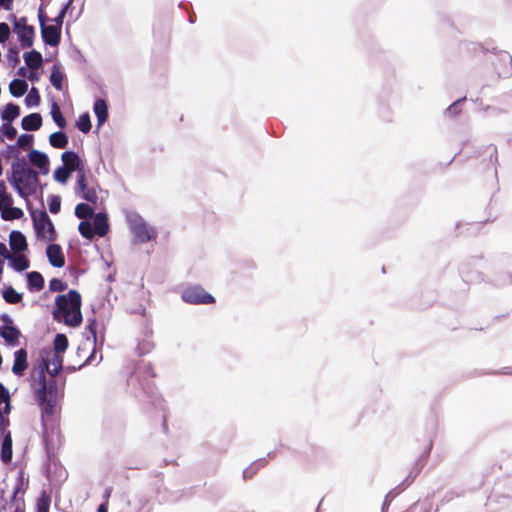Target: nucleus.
Here are the masks:
<instances>
[{
	"instance_id": "f257e3e1",
	"label": "nucleus",
	"mask_w": 512,
	"mask_h": 512,
	"mask_svg": "<svg viewBox=\"0 0 512 512\" xmlns=\"http://www.w3.org/2000/svg\"><path fill=\"white\" fill-rule=\"evenodd\" d=\"M56 306L54 318L57 321L72 327L81 324V296L77 291L70 290L67 294L58 296L56 298Z\"/></svg>"
},
{
	"instance_id": "f03ea898",
	"label": "nucleus",
	"mask_w": 512,
	"mask_h": 512,
	"mask_svg": "<svg viewBox=\"0 0 512 512\" xmlns=\"http://www.w3.org/2000/svg\"><path fill=\"white\" fill-rule=\"evenodd\" d=\"M15 191L27 200L38 188V176L32 169L23 164L12 167V175L8 178Z\"/></svg>"
},
{
	"instance_id": "7ed1b4c3",
	"label": "nucleus",
	"mask_w": 512,
	"mask_h": 512,
	"mask_svg": "<svg viewBox=\"0 0 512 512\" xmlns=\"http://www.w3.org/2000/svg\"><path fill=\"white\" fill-rule=\"evenodd\" d=\"M36 236L43 242H52L56 239V231L48 214L41 210L31 214Z\"/></svg>"
},
{
	"instance_id": "20e7f679",
	"label": "nucleus",
	"mask_w": 512,
	"mask_h": 512,
	"mask_svg": "<svg viewBox=\"0 0 512 512\" xmlns=\"http://www.w3.org/2000/svg\"><path fill=\"white\" fill-rule=\"evenodd\" d=\"M12 195L8 192L6 184L0 181V214L5 221L21 219L24 212L21 208L14 207Z\"/></svg>"
},
{
	"instance_id": "39448f33",
	"label": "nucleus",
	"mask_w": 512,
	"mask_h": 512,
	"mask_svg": "<svg viewBox=\"0 0 512 512\" xmlns=\"http://www.w3.org/2000/svg\"><path fill=\"white\" fill-rule=\"evenodd\" d=\"M127 221L137 242H146L154 236V230L137 213H129Z\"/></svg>"
},
{
	"instance_id": "423d86ee",
	"label": "nucleus",
	"mask_w": 512,
	"mask_h": 512,
	"mask_svg": "<svg viewBox=\"0 0 512 512\" xmlns=\"http://www.w3.org/2000/svg\"><path fill=\"white\" fill-rule=\"evenodd\" d=\"M13 32L17 35L22 48H29L33 45L35 30L33 26L27 24L26 18L14 17Z\"/></svg>"
},
{
	"instance_id": "0eeeda50",
	"label": "nucleus",
	"mask_w": 512,
	"mask_h": 512,
	"mask_svg": "<svg viewBox=\"0 0 512 512\" xmlns=\"http://www.w3.org/2000/svg\"><path fill=\"white\" fill-rule=\"evenodd\" d=\"M33 389L37 400L43 405V413L52 412L53 406L46 399V379L44 368H40L33 376Z\"/></svg>"
},
{
	"instance_id": "6e6552de",
	"label": "nucleus",
	"mask_w": 512,
	"mask_h": 512,
	"mask_svg": "<svg viewBox=\"0 0 512 512\" xmlns=\"http://www.w3.org/2000/svg\"><path fill=\"white\" fill-rule=\"evenodd\" d=\"M38 18L43 40L51 46H56L60 40V26L62 21L60 20L57 25L46 24V16L41 7L39 8Z\"/></svg>"
},
{
	"instance_id": "1a4fd4ad",
	"label": "nucleus",
	"mask_w": 512,
	"mask_h": 512,
	"mask_svg": "<svg viewBox=\"0 0 512 512\" xmlns=\"http://www.w3.org/2000/svg\"><path fill=\"white\" fill-rule=\"evenodd\" d=\"M182 299L190 304H208L214 302V297L200 286H189L182 291Z\"/></svg>"
},
{
	"instance_id": "9d476101",
	"label": "nucleus",
	"mask_w": 512,
	"mask_h": 512,
	"mask_svg": "<svg viewBox=\"0 0 512 512\" xmlns=\"http://www.w3.org/2000/svg\"><path fill=\"white\" fill-rule=\"evenodd\" d=\"M42 361L47 372L51 376H55L62 368L63 355L52 350H44L42 352Z\"/></svg>"
},
{
	"instance_id": "9b49d317",
	"label": "nucleus",
	"mask_w": 512,
	"mask_h": 512,
	"mask_svg": "<svg viewBox=\"0 0 512 512\" xmlns=\"http://www.w3.org/2000/svg\"><path fill=\"white\" fill-rule=\"evenodd\" d=\"M493 154H496L495 148H488L483 154L471 156L472 165L480 167L482 170H491L493 168Z\"/></svg>"
},
{
	"instance_id": "f8f14e48",
	"label": "nucleus",
	"mask_w": 512,
	"mask_h": 512,
	"mask_svg": "<svg viewBox=\"0 0 512 512\" xmlns=\"http://www.w3.org/2000/svg\"><path fill=\"white\" fill-rule=\"evenodd\" d=\"M46 255L49 263L57 268H61L65 264V258L61 247L57 244H50L46 249Z\"/></svg>"
},
{
	"instance_id": "ddd939ff",
	"label": "nucleus",
	"mask_w": 512,
	"mask_h": 512,
	"mask_svg": "<svg viewBox=\"0 0 512 512\" xmlns=\"http://www.w3.org/2000/svg\"><path fill=\"white\" fill-rule=\"evenodd\" d=\"M29 161L37 167L41 173L47 174L49 172L50 161L48 156L38 150H32L29 153Z\"/></svg>"
},
{
	"instance_id": "4468645a",
	"label": "nucleus",
	"mask_w": 512,
	"mask_h": 512,
	"mask_svg": "<svg viewBox=\"0 0 512 512\" xmlns=\"http://www.w3.org/2000/svg\"><path fill=\"white\" fill-rule=\"evenodd\" d=\"M63 165L71 172H81L83 170V163L78 154L73 151H66L61 155Z\"/></svg>"
},
{
	"instance_id": "2eb2a0df",
	"label": "nucleus",
	"mask_w": 512,
	"mask_h": 512,
	"mask_svg": "<svg viewBox=\"0 0 512 512\" xmlns=\"http://www.w3.org/2000/svg\"><path fill=\"white\" fill-rule=\"evenodd\" d=\"M9 244L13 253H22L27 249L25 236L19 231H12L9 236Z\"/></svg>"
},
{
	"instance_id": "dca6fc26",
	"label": "nucleus",
	"mask_w": 512,
	"mask_h": 512,
	"mask_svg": "<svg viewBox=\"0 0 512 512\" xmlns=\"http://www.w3.org/2000/svg\"><path fill=\"white\" fill-rule=\"evenodd\" d=\"M14 356L12 371L16 375H22L27 368V352L24 349H19L15 352Z\"/></svg>"
},
{
	"instance_id": "f3484780",
	"label": "nucleus",
	"mask_w": 512,
	"mask_h": 512,
	"mask_svg": "<svg viewBox=\"0 0 512 512\" xmlns=\"http://www.w3.org/2000/svg\"><path fill=\"white\" fill-rule=\"evenodd\" d=\"M93 228L95 230L96 235L103 237L107 234L109 225L106 214L98 213L95 215L93 220Z\"/></svg>"
},
{
	"instance_id": "a211bd4d",
	"label": "nucleus",
	"mask_w": 512,
	"mask_h": 512,
	"mask_svg": "<svg viewBox=\"0 0 512 512\" xmlns=\"http://www.w3.org/2000/svg\"><path fill=\"white\" fill-rule=\"evenodd\" d=\"M9 411H10L9 393L2 385H0V425L1 426H4L6 424L4 415L8 414Z\"/></svg>"
},
{
	"instance_id": "6ab92c4d",
	"label": "nucleus",
	"mask_w": 512,
	"mask_h": 512,
	"mask_svg": "<svg viewBox=\"0 0 512 512\" xmlns=\"http://www.w3.org/2000/svg\"><path fill=\"white\" fill-rule=\"evenodd\" d=\"M23 57L26 65L30 68V70H37L41 68L43 64L42 55L36 50L25 53Z\"/></svg>"
},
{
	"instance_id": "aec40b11",
	"label": "nucleus",
	"mask_w": 512,
	"mask_h": 512,
	"mask_svg": "<svg viewBox=\"0 0 512 512\" xmlns=\"http://www.w3.org/2000/svg\"><path fill=\"white\" fill-rule=\"evenodd\" d=\"M42 125V118L38 113H32L22 119V128L26 131L38 130Z\"/></svg>"
},
{
	"instance_id": "412c9836",
	"label": "nucleus",
	"mask_w": 512,
	"mask_h": 512,
	"mask_svg": "<svg viewBox=\"0 0 512 512\" xmlns=\"http://www.w3.org/2000/svg\"><path fill=\"white\" fill-rule=\"evenodd\" d=\"M10 266L16 271H24L29 268V260L22 253H12L8 259Z\"/></svg>"
},
{
	"instance_id": "4be33fe9",
	"label": "nucleus",
	"mask_w": 512,
	"mask_h": 512,
	"mask_svg": "<svg viewBox=\"0 0 512 512\" xmlns=\"http://www.w3.org/2000/svg\"><path fill=\"white\" fill-rule=\"evenodd\" d=\"M93 110L98 120V126L103 125L108 116V110L105 101L102 99L96 100Z\"/></svg>"
},
{
	"instance_id": "5701e85b",
	"label": "nucleus",
	"mask_w": 512,
	"mask_h": 512,
	"mask_svg": "<svg viewBox=\"0 0 512 512\" xmlns=\"http://www.w3.org/2000/svg\"><path fill=\"white\" fill-rule=\"evenodd\" d=\"M28 90V84L22 79H14L9 84V91L14 97L23 96Z\"/></svg>"
},
{
	"instance_id": "b1692460",
	"label": "nucleus",
	"mask_w": 512,
	"mask_h": 512,
	"mask_svg": "<svg viewBox=\"0 0 512 512\" xmlns=\"http://www.w3.org/2000/svg\"><path fill=\"white\" fill-rule=\"evenodd\" d=\"M0 335L5 341L11 345H15L19 338V331L12 326H4L0 328Z\"/></svg>"
},
{
	"instance_id": "393cba45",
	"label": "nucleus",
	"mask_w": 512,
	"mask_h": 512,
	"mask_svg": "<svg viewBox=\"0 0 512 512\" xmlns=\"http://www.w3.org/2000/svg\"><path fill=\"white\" fill-rule=\"evenodd\" d=\"M267 464L265 459H258L251 463L247 468L243 471L244 479H252L260 469L264 468Z\"/></svg>"
},
{
	"instance_id": "a878e982",
	"label": "nucleus",
	"mask_w": 512,
	"mask_h": 512,
	"mask_svg": "<svg viewBox=\"0 0 512 512\" xmlns=\"http://www.w3.org/2000/svg\"><path fill=\"white\" fill-rule=\"evenodd\" d=\"M20 115V108L19 106L9 103L7 104L1 114V118L5 122H12Z\"/></svg>"
},
{
	"instance_id": "bb28decb",
	"label": "nucleus",
	"mask_w": 512,
	"mask_h": 512,
	"mask_svg": "<svg viewBox=\"0 0 512 512\" xmlns=\"http://www.w3.org/2000/svg\"><path fill=\"white\" fill-rule=\"evenodd\" d=\"M28 288L30 290L39 291L43 288L44 279L38 272H30L27 274Z\"/></svg>"
},
{
	"instance_id": "cd10ccee",
	"label": "nucleus",
	"mask_w": 512,
	"mask_h": 512,
	"mask_svg": "<svg viewBox=\"0 0 512 512\" xmlns=\"http://www.w3.org/2000/svg\"><path fill=\"white\" fill-rule=\"evenodd\" d=\"M1 458L4 462H8L12 458V439L10 433L4 436L1 450Z\"/></svg>"
},
{
	"instance_id": "c85d7f7f",
	"label": "nucleus",
	"mask_w": 512,
	"mask_h": 512,
	"mask_svg": "<svg viewBox=\"0 0 512 512\" xmlns=\"http://www.w3.org/2000/svg\"><path fill=\"white\" fill-rule=\"evenodd\" d=\"M68 347V339L64 334H57L53 341V349L52 351H55L61 355H63Z\"/></svg>"
},
{
	"instance_id": "c756f323",
	"label": "nucleus",
	"mask_w": 512,
	"mask_h": 512,
	"mask_svg": "<svg viewBox=\"0 0 512 512\" xmlns=\"http://www.w3.org/2000/svg\"><path fill=\"white\" fill-rule=\"evenodd\" d=\"M49 142L55 148H64L68 144V138L63 132H55L50 135Z\"/></svg>"
},
{
	"instance_id": "7c9ffc66",
	"label": "nucleus",
	"mask_w": 512,
	"mask_h": 512,
	"mask_svg": "<svg viewBox=\"0 0 512 512\" xmlns=\"http://www.w3.org/2000/svg\"><path fill=\"white\" fill-rule=\"evenodd\" d=\"M71 173L72 172L68 168L62 165L54 171L53 178L58 183L66 184L70 178Z\"/></svg>"
},
{
	"instance_id": "2f4dec72",
	"label": "nucleus",
	"mask_w": 512,
	"mask_h": 512,
	"mask_svg": "<svg viewBox=\"0 0 512 512\" xmlns=\"http://www.w3.org/2000/svg\"><path fill=\"white\" fill-rule=\"evenodd\" d=\"M50 503V496L43 492L37 499L35 512H49Z\"/></svg>"
},
{
	"instance_id": "473e14b6",
	"label": "nucleus",
	"mask_w": 512,
	"mask_h": 512,
	"mask_svg": "<svg viewBox=\"0 0 512 512\" xmlns=\"http://www.w3.org/2000/svg\"><path fill=\"white\" fill-rule=\"evenodd\" d=\"M78 229H79L80 234L87 239H91V238H93L94 235H96L92 223H90L88 221H82L79 224Z\"/></svg>"
},
{
	"instance_id": "72a5a7b5",
	"label": "nucleus",
	"mask_w": 512,
	"mask_h": 512,
	"mask_svg": "<svg viewBox=\"0 0 512 512\" xmlns=\"http://www.w3.org/2000/svg\"><path fill=\"white\" fill-rule=\"evenodd\" d=\"M25 103L28 107H36L40 103V95L38 90L33 87L25 98Z\"/></svg>"
},
{
	"instance_id": "f704fd0d",
	"label": "nucleus",
	"mask_w": 512,
	"mask_h": 512,
	"mask_svg": "<svg viewBox=\"0 0 512 512\" xmlns=\"http://www.w3.org/2000/svg\"><path fill=\"white\" fill-rule=\"evenodd\" d=\"M3 298L6 302L14 304L18 303L22 299V295L12 287H9L3 292Z\"/></svg>"
},
{
	"instance_id": "c9c22d12",
	"label": "nucleus",
	"mask_w": 512,
	"mask_h": 512,
	"mask_svg": "<svg viewBox=\"0 0 512 512\" xmlns=\"http://www.w3.org/2000/svg\"><path fill=\"white\" fill-rule=\"evenodd\" d=\"M93 214V209L84 203H80L75 208V215L80 219H85Z\"/></svg>"
},
{
	"instance_id": "e433bc0d",
	"label": "nucleus",
	"mask_w": 512,
	"mask_h": 512,
	"mask_svg": "<svg viewBox=\"0 0 512 512\" xmlns=\"http://www.w3.org/2000/svg\"><path fill=\"white\" fill-rule=\"evenodd\" d=\"M77 127L83 133H87L91 129L90 116L88 113L82 114L77 120Z\"/></svg>"
},
{
	"instance_id": "4c0bfd02",
	"label": "nucleus",
	"mask_w": 512,
	"mask_h": 512,
	"mask_svg": "<svg viewBox=\"0 0 512 512\" xmlns=\"http://www.w3.org/2000/svg\"><path fill=\"white\" fill-rule=\"evenodd\" d=\"M51 115H52L53 120L56 122V124L60 128H63L65 126V124H66L65 119L63 118V116L60 112V109L56 103H54L52 105Z\"/></svg>"
},
{
	"instance_id": "58836bf2",
	"label": "nucleus",
	"mask_w": 512,
	"mask_h": 512,
	"mask_svg": "<svg viewBox=\"0 0 512 512\" xmlns=\"http://www.w3.org/2000/svg\"><path fill=\"white\" fill-rule=\"evenodd\" d=\"M50 81L57 90L62 89L63 74L60 72V70L56 68L53 69L50 76Z\"/></svg>"
},
{
	"instance_id": "ea45409f",
	"label": "nucleus",
	"mask_w": 512,
	"mask_h": 512,
	"mask_svg": "<svg viewBox=\"0 0 512 512\" xmlns=\"http://www.w3.org/2000/svg\"><path fill=\"white\" fill-rule=\"evenodd\" d=\"M0 132L10 140L14 139L17 134V130L11 125V122H5L0 128Z\"/></svg>"
},
{
	"instance_id": "a19ab883",
	"label": "nucleus",
	"mask_w": 512,
	"mask_h": 512,
	"mask_svg": "<svg viewBox=\"0 0 512 512\" xmlns=\"http://www.w3.org/2000/svg\"><path fill=\"white\" fill-rule=\"evenodd\" d=\"M49 210L53 214H57L60 211L61 200L57 196H51L48 200Z\"/></svg>"
},
{
	"instance_id": "79ce46f5",
	"label": "nucleus",
	"mask_w": 512,
	"mask_h": 512,
	"mask_svg": "<svg viewBox=\"0 0 512 512\" xmlns=\"http://www.w3.org/2000/svg\"><path fill=\"white\" fill-rule=\"evenodd\" d=\"M82 197L88 202L96 203L98 200L97 192L94 188L87 187L85 191H82Z\"/></svg>"
},
{
	"instance_id": "37998d69",
	"label": "nucleus",
	"mask_w": 512,
	"mask_h": 512,
	"mask_svg": "<svg viewBox=\"0 0 512 512\" xmlns=\"http://www.w3.org/2000/svg\"><path fill=\"white\" fill-rule=\"evenodd\" d=\"M49 287L52 291L58 292L65 290L66 285L60 279L55 278L50 281Z\"/></svg>"
},
{
	"instance_id": "c03bdc74",
	"label": "nucleus",
	"mask_w": 512,
	"mask_h": 512,
	"mask_svg": "<svg viewBox=\"0 0 512 512\" xmlns=\"http://www.w3.org/2000/svg\"><path fill=\"white\" fill-rule=\"evenodd\" d=\"M10 35V28L6 23H0V43H4Z\"/></svg>"
},
{
	"instance_id": "a18cd8bd",
	"label": "nucleus",
	"mask_w": 512,
	"mask_h": 512,
	"mask_svg": "<svg viewBox=\"0 0 512 512\" xmlns=\"http://www.w3.org/2000/svg\"><path fill=\"white\" fill-rule=\"evenodd\" d=\"M77 184H78V187H79V190L82 192V191H85V189L87 188V185L85 183V174H84V171L81 170V172H78V176H77Z\"/></svg>"
},
{
	"instance_id": "49530a36",
	"label": "nucleus",
	"mask_w": 512,
	"mask_h": 512,
	"mask_svg": "<svg viewBox=\"0 0 512 512\" xmlns=\"http://www.w3.org/2000/svg\"><path fill=\"white\" fill-rule=\"evenodd\" d=\"M10 255L11 253L9 252L6 244L0 242V256L3 257L4 259H9Z\"/></svg>"
},
{
	"instance_id": "de8ad7c7",
	"label": "nucleus",
	"mask_w": 512,
	"mask_h": 512,
	"mask_svg": "<svg viewBox=\"0 0 512 512\" xmlns=\"http://www.w3.org/2000/svg\"><path fill=\"white\" fill-rule=\"evenodd\" d=\"M31 141V136L29 135H21L19 138H18V145L19 146H27Z\"/></svg>"
},
{
	"instance_id": "09e8293b",
	"label": "nucleus",
	"mask_w": 512,
	"mask_h": 512,
	"mask_svg": "<svg viewBox=\"0 0 512 512\" xmlns=\"http://www.w3.org/2000/svg\"><path fill=\"white\" fill-rule=\"evenodd\" d=\"M13 6V0H0V8L7 11L11 10Z\"/></svg>"
},
{
	"instance_id": "8fccbe9b",
	"label": "nucleus",
	"mask_w": 512,
	"mask_h": 512,
	"mask_svg": "<svg viewBox=\"0 0 512 512\" xmlns=\"http://www.w3.org/2000/svg\"><path fill=\"white\" fill-rule=\"evenodd\" d=\"M26 77L32 81V82H36L39 80V74L36 72V70H31L29 71V73H27Z\"/></svg>"
},
{
	"instance_id": "3c124183",
	"label": "nucleus",
	"mask_w": 512,
	"mask_h": 512,
	"mask_svg": "<svg viewBox=\"0 0 512 512\" xmlns=\"http://www.w3.org/2000/svg\"><path fill=\"white\" fill-rule=\"evenodd\" d=\"M458 103H459V101H456V102L452 103V104L448 107L447 111H448L449 113H456V109H457V105H458Z\"/></svg>"
},
{
	"instance_id": "603ef678",
	"label": "nucleus",
	"mask_w": 512,
	"mask_h": 512,
	"mask_svg": "<svg viewBox=\"0 0 512 512\" xmlns=\"http://www.w3.org/2000/svg\"><path fill=\"white\" fill-rule=\"evenodd\" d=\"M27 73H28V72H27V70H26L25 68H20V69L18 70V74H19V75H21V76H23V77H26Z\"/></svg>"
},
{
	"instance_id": "864d4df0",
	"label": "nucleus",
	"mask_w": 512,
	"mask_h": 512,
	"mask_svg": "<svg viewBox=\"0 0 512 512\" xmlns=\"http://www.w3.org/2000/svg\"><path fill=\"white\" fill-rule=\"evenodd\" d=\"M98 512H107L106 504H101L98 508Z\"/></svg>"
}]
</instances>
